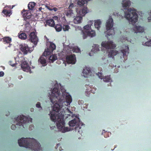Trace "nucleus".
<instances>
[{"label":"nucleus","instance_id":"nucleus-1","mask_svg":"<svg viewBox=\"0 0 151 151\" xmlns=\"http://www.w3.org/2000/svg\"><path fill=\"white\" fill-rule=\"evenodd\" d=\"M60 90L59 88H54L50 95L51 102L53 104L52 111H50L49 115L50 114L51 120L56 122L57 127H61L60 125H63L64 124V116L65 113L64 111H62L58 114L60 110L63 107L66 106H70V104L72 101L71 96L66 92L64 88H61Z\"/></svg>","mask_w":151,"mask_h":151},{"label":"nucleus","instance_id":"nucleus-2","mask_svg":"<svg viewBox=\"0 0 151 151\" xmlns=\"http://www.w3.org/2000/svg\"><path fill=\"white\" fill-rule=\"evenodd\" d=\"M18 142L20 147L29 148L35 151L42 150L40 143L34 138H22L18 140Z\"/></svg>","mask_w":151,"mask_h":151},{"label":"nucleus","instance_id":"nucleus-3","mask_svg":"<svg viewBox=\"0 0 151 151\" xmlns=\"http://www.w3.org/2000/svg\"><path fill=\"white\" fill-rule=\"evenodd\" d=\"M129 49L128 46H125L124 48H123L119 52L118 51L114 50H111L108 52V58H114V56L118 54L120 56L121 58H123L124 60H126L127 59V55L129 53Z\"/></svg>","mask_w":151,"mask_h":151},{"label":"nucleus","instance_id":"nucleus-4","mask_svg":"<svg viewBox=\"0 0 151 151\" xmlns=\"http://www.w3.org/2000/svg\"><path fill=\"white\" fill-rule=\"evenodd\" d=\"M125 17L129 21L130 23L134 24L138 20V16L136 10L134 9H128L124 12Z\"/></svg>","mask_w":151,"mask_h":151},{"label":"nucleus","instance_id":"nucleus-5","mask_svg":"<svg viewBox=\"0 0 151 151\" xmlns=\"http://www.w3.org/2000/svg\"><path fill=\"white\" fill-rule=\"evenodd\" d=\"M15 121L17 122L16 125L19 126H22L24 128V126L28 125V123L32 122V119L30 117H27L23 115L18 116L17 118H15Z\"/></svg>","mask_w":151,"mask_h":151},{"label":"nucleus","instance_id":"nucleus-6","mask_svg":"<svg viewBox=\"0 0 151 151\" xmlns=\"http://www.w3.org/2000/svg\"><path fill=\"white\" fill-rule=\"evenodd\" d=\"M83 124L81 122L79 118L77 119V121L76 119L70 121L69 122V125L70 127H74L75 125V131H77L79 134H81L82 133V129L81 126H83Z\"/></svg>","mask_w":151,"mask_h":151},{"label":"nucleus","instance_id":"nucleus-7","mask_svg":"<svg viewBox=\"0 0 151 151\" xmlns=\"http://www.w3.org/2000/svg\"><path fill=\"white\" fill-rule=\"evenodd\" d=\"M113 26V20L111 17L107 20L106 25V28L107 30L106 37L108 36L114 35L115 34L114 30L111 29Z\"/></svg>","mask_w":151,"mask_h":151},{"label":"nucleus","instance_id":"nucleus-8","mask_svg":"<svg viewBox=\"0 0 151 151\" xmlns=\"http://www.w3.org/2000/svg\"><path fill=\"white\" fill-rule=\"evenodd\" d=\"M101 45L106 49H113L116 47L115 45L114 44L112 41H103L101 43Z\"/></svg>","mask_w":151,"mask_h":151},{"label":"nucleus","instance_id":"nucleus-9","mask_svg":"<svg viewBox=\"0 0 151 151\" xmlns=\"http://www.w3.org/2000/svg\"><path fill=\"white\" fill-rule=\"evenodd\" d=\"M20 49L24 55H27L28 52L30 53L32 51L31 47H29L27 44H22L20 45Z\"/></svg>","mask_w":151,"mask_h":151},{"label":"nucleus","instance_id":"nucleus-10","mask_svg":"<svg viewBox=\"0 0 151 151\" xmlns=\"http://www.w3.org/2000/svg\"><path fill=\"white\" fill-rule=\"evenodd\" d=\"M56 47V46L55 44L52 42H51L49 47L47 48V50H45L43 53V55L46 57L48 55H50L53 50L55 49Z\"/></svg>","mask_w":151,"mask_h":151},{"label":"nucleus","instance_id":"nucleus-11","mask_svg":"<svg viewBox=\"0 0 151 151\" xmlns=\"http://www.w3.org/2000/svg\"><path fill=\"white\" fill-rule=\"evenodd\" d=\"M22 14L24 18V20L27 23H29L31 20V13L28 11L24 10L22 12Z\"/></svg>","mask_w":151,"mask_h":151},{"label":"nucleus","instance_id":"nucleus-12","mask_svg":"<svg viewBox=\"0 0 151 151\" xmlns=\"http://www.w3.org/2000/svg\"><path fill=\"white\" fill-rule=\"evenodd\" d=\"M29 40L33 43L34 45H36L38 40L37 37L34 32H31L29 35Z\"/></svg>","mask_w":151,"mask_h":151},{"label":"nucleus","instance_id":"nucleus-13","mask_svg":"<svg viewBox=\"0 0 151 151\" xmlns=\"http://www.w3.org/2000/svg\"><path fill=\"white\" fill-rule=\"evenodd\" d=\"M66 60L67 63L74 64L76 62V58L75 55H68L66 57Z\"/></svg>","mask_w":151,"mask_h":151},{"label":"nucleus","instance_id":"nucleus-14","mask_svg":"<svg viewBox=\"0 0 151 151\" xmlns=\"http://www.w3.org/2000/svg\"><path fill=\"white\" fill-rule=\"evenodd\" d=\"M83 76L85 78H88L92 76L90 68L87 67L84 68L83 70Z\"/></svg>","mask_w":151,"mask_h":151},{"label":"nucleus","instance_id":"nucleus-15","mask_svg":"<svg viewBox=\"0 0 151 151\" xmlns=\"http://www.w3.org/2000/svg\"><path fill=\"white\" fill-rule=\"evenodd\" d=\"M95 35L96 33L95 31L93 30L83 32V39L86 38L88 36L92 37L95 36Z\"/></svg>","mask_w":151,"mask_h":151},{"label":"nucleus","instance_id":"nucleus-16","mask_svg":"<svg viewBox=\"0 0 151 151\" xmlns=\"http://www.w3.org/2000/svg\"><path fill=\"white\" fill-rule=\"evenodd\" d=\"M21 67L23 70L24 71L28 72L30 70V68L28 63L25 61L22 63Z\"/></svg>","mask_w":151,"mask_h":151},{"label":"nucleus","instance_id":"nucleus-17","mask_svg":"<svg viewBox=\"0 0 151 151\" xmlns=\"http://www.w3.org/2000/svg\"><path fill=\"white\" fill-rule=\"evenodd\" d=\"M0 41H2L4 44H9L8 46L9 47H10L12 45L10 44L12 41V39L9 37H5L2 38L0 39Z\"/></svg>","mask_w":151,"mask_h":151},{"label":"nucleus","instance_id":"nucleus-18","mask_svg":"<svg viewBox=\"0 0 151 151\" xmlns=\"http://www.w3.org/2000/svg\"><path fill=\"white\" fill-rule=\"evenodd\" d=\"M96 74L101 79L103 78V81L105 82H109L111 81L110 76H105L104 78H103L104 76L101 73L98 72V73H96Z\"/></svg>","mask_w":151,"mask_h":151},{"label":"nucleus","instance_id":"nucleus-19","mask_svg":"<svg viewBox=\"0 0 151 151\" xmlns=\"http://www.w3.org/2000/svg\"><path fill=\"white\" fill-rule=\"evenodd\" d=\"M135 33L142 32L144 31V28L140 26L135 25L133 28Z\"/></svg>","mask_w":151,"mask_h":151},{"label":"nucleus","instance_id":"nucleus-20","mask_svg":"<svg viewBox=\"0 0 151 151\" xmlns=\"http://www.w3.org/2000/svg\"><path fill=\"white\" fill-rule=\"evenodd\" d=\"M65 123L64 122V124H63V125H61V124L60 125L61 127H57L58 129H59L60 131H62L63 133H65V132L69 131L70 130V129L68 127H65Z\"/></svg>","mask_w":151,"mask_h":151},{"label":"nucleus","instance_id":"nucleus-21","mask_svg":"<svg viewBox=\"0 0 151 151\" xmlns=\"http://www.w3.org/2000/svg\"><path fill=\"white\" fill-rule=\"evenodd\" d=\"M88 11L86 7H83V8L79 10V14L81 16H84L88 12Z\"/></svg>","mask_w":151,"mask_h":151},{"label":"nucleus","instance_id":"nucleus-22","mask_svg":"<svg viewBox=\"0 0 151 151\" xmlns=\"http://www.w3.org/2000/svg\"><path fill=\"white\" fill-rule=\"evenodd\" d=\"M122 4L124 7H129L131 4L129 0H123L122 1Z\"/></svg>","mask_w":151,"mask_h":151},{"label":"nucleus","instance_id":"nucleus-23","mask_svg":"<svg viewBox=\"0 0 151 151\" xmlns=\"http://www.w3.org/2000/svg\"><path fill=\"white\" fill-rule=\"evenodd\" d=\"M43 56L42 55L40 57L38 60V62L42 64L43 66H45L46 65V62L45 58L43 57Z\"/></svg>","mask_w":151,"mask_h":151},{"label":"nucleus","instance_id":"nucleus-24","mask_svg":"<svg viewBox=\"0 0 151 151\" xmlns=\"http://www.w3.org/2000/svg\"><path fill=\"white\" fill-rule=\"evenodd\" d=\"M82 20V17L77 16L74 18L73 22L75 24H77L81 23Z\"/></svg>","mask_w":151,"mask_h":151},{"label":"nucleus","instance_id":"nucleus-25","mask_svg":"<svg viewBox=\"0 0 151 151\" xmlns=\"http://www.w3.org/2000/svg\"><path fill=\"white\" fill-rule=\"evenodd\" d=\"M88 24L84 26L83 27L84 29V30H86L84 32H85L86 31H89L88 30L90 29L91 27V25L93 24V22L92 21H89L88 22Z\"/></svg>","mask_w":151,"mask_h":151},{"label":"nucleus","instance_id":"nucleus-26","mask_svg":"<svg viewBox=\"0 0 151 151\" xmlns=\"http://www.w3.org/2000/svg\"><path fill=\"white\" fill-rule=\"evenodd\" d=\"M46 23L47 25L51 27H54L55 25L54 21L52 19L47 20L46 21Z\"/></svg>","mask_w":151,"mask_h":151},{"label":"nucleus","instance_id":"nucleus-27","mask_svg":"<svg viewBox=\"0 0 151 151\" xmlns=\"http://www.w3.org/2000/svg\"><path fill=\"white\" fill-rule=\"evenodd\" d=\"M65 13L66 16L69 17H73L74 16L73 11L72 10H68L67 11L65 12Z\"/></svg>","mask_w":151,"mask_h":151},{"label":"nucleus","instance_id":"nucleus-28","mask_svg":"<svg viewBox=\"0 0 151 151\" xmlns=\"http://www.w3.org/2000/svg\"><path fill=\"white\" fill-rule=\"evenodd\" d=\"M101 24V22L99 20H97L94 23V25L95 28L98 30H99L100 27V25Z\"/></svg>","mask_w":151,"mask_h":151},{"label":"nucleus","instance_id":"nucleus-29","mask_svg":"<svg viewBox=\"0 0 151 151\" xmlns=\"http://www.w3.org/2000/svg\"><path fill=\"white\" fill-rule=\"evenodd\" d=\"M2 13L5 15L6 17L8 16L9 17L12 14V12L10 10L6 9H4L2 12Z\"/></svg>","mask_w":151,"mask_h":151},{"label":"nucleus","instance_id":"nucleus-30","mask_svg":"<svg viewBox=\"0 0 151 151\" xmlns=\"http://www.w3.org/2000/svg\"><path fill=\"white\" fill-rule=\"evenodd\" d=\"M36 3L34 2H30L28 5V9L29 10H32L34 8Z\"/></svg>","mask_w":151,"mask_h":151},{"label":"nucleus","instance_id":"nucleus-31","mask_svg":"<svg viewBox=\"0 0 151 151\" xmlns=\"http://www.w3.org/2000/svg\"><path fill=\"white\" fill-rule=\"evenodd\" d=\"M55 28L57 32H59L62 30V26L60 24H56Z\"/></svg>","mask_w":151,"mask_h":151},{"label":"nucleus","instance_id":"nucleus-32","mask_svg":"<svg viewBox=\"0 0 151 151\" xmlns=\"http://www.w3.org/2000/svg\"><path fill=\"white\" fill-rule=\"evenodd\" d=\"M27 37V35L25 33H22L19 35V37L22 40H25Z\"/></svg>","mask_w":151,"mask_h":151},{"label":"nucleus","instance_id":"nucleus-33","mask_svg":"<svg viewBox=\"0 0 151 151\" xmlns=\"http://www.w3.org/2000/svg\"><path fill=\"white\" fill-rule=\"evenodd\" d=\"M57 59V57L54 55H51L49 58V59L51 60L52 62H53V61L56 60Z\"/></svg>","mask_w":151,"mask_h":151},{"label":"nucleus","instance_id":"nucleus-34","mask_svg":"<svg viewBox=\"0 0 151 151\" xmlns=\"http://www.w3.org/2000/svg\"><path fill=\"white\" fill-rule=\"evenodd\" d=\"M70 28V27L68 25H63L62 26V29L64 31H68Z\"/></svg>","mask_w":151,"mask_h":151},{"label":"nucleus","instance_id":"nucleus-35","mask_svg":"<svg viewBox=\"0 0 151 151\" xmlns=\"http://www.w3.org/2000/svg\"><path fill=\"white\" fill-rule=\"evenodd\" d=\"M100 50L98 46H95V47L91 51L95 53V52L99 51Z\"/></svg>","mask_w":151,"mask_h":151},{"label":"nucleus","instance_id":"nucleus-36","mask_svg":"<svg viewBox=\"0 0 151 151\" xmlns=\"http://www.w3.org/2000/svg\"><path fill=\"white\" fill-rule=\"evenodd\" d=\"M73 52L76 53L80 52H81L80 49L78 47H74L73 49Z\"/></svg>","mask_w":151,"mask_h":151},{"label":"nucleus","instance_id":"nucleus-37","mask_svg":"<svg viewBox=\"0 0 151 151\" xmlns=\"http://www.w3.org/2000/svg\"><path fill=\"white\" fill-rule=\"evenodd\" d=\"M85 3V1L83 0H78V5L81 6H83Z\"/></svg>","mask_w":151,"mask_h":151},{"label":"nucleus","instance_id":"nucleus-38","mask_svg":"<svg viewBox=\"0 0 151 151\" xmlns=\"http://www.w3.org/2000/svg\"><path fill=\"white\" fill-rule=\"evenodd\" d=\"M145 45L146 46H151V40H149L145 43Z\"/></svg>","mask_w":151,"mask_h":151},{"label":"nucleus","instance_id":"nucleus-39","mask_svg":"<svg viewBox=\"0 0 151 151\" xmlns=\"http://www.w3.org/2000/svg\"><path fill=\"white\" fill-rule=\"evenodd\" d=\"M148 13H149L150 16L148 17V22H151V11L150 12H148Z\"/></svg>","mask_w":151,"mask_h":151},{"label":"nucleus","instance_id":"nucleus-40","mask_svg":"<svg viewBox=\"0 0 151 151\" xmlns=\"http://www.w3.org/2000/svg\"><path fill=\"white\" fill-rule=\"evenodd\" d=\"M36 106L38 108H40L41 109H42V107L41 106L40 103L39 102H38L36 104Z\"/></svg>","mask_w":151,"mask_h":151},{"label":"nucleus","instance_id":"nucleus-41","mask_svg":"<svg viewBox=\"0 0 151 151\" xmlns=\"http://www.w3.org/2000/svg\"><path fill=\"white\" fill-rule=\"evenodd\" d=\"M11 128L12 129L14 130L16 129V126L15 125L12 124L11 126Z\"/></svg>","mask_w":151,"mask_h":151},{"label":"nucleus","instance_id":"nucleus-42","mask_svg":"<svg viewBox=\"0 0 151 151\" xmlns=\"http://www.w3.org/2000/svg\"><path fill=\"white\" fill-rule=\"evenodd\" d=\"M34 128V127L33 125L31 124L29 126V129L30 130H32Z\"/></svg>","mask_w":151,"mask_h":151},{"label":"nucleus","instance_id":"nucleus-43","mask_svg":"<svg viewBox=\"0 0 151 151\" xmlns=\"http://www.w3.org/2000/svg\"><path fill=\"white\" fill-rule=\"evenodd\" d=\"M4 73L3 71L0 72V77H3L4 75Z\"/></svg>","mask_w":151,"mask_h":151},{"label":"nucleus","instance_id":"nucleus-44","mask_svg":"<svg viewBox=\"0 0 151 151\" xmlns=\"http://www.w3.org/2000/svg\"><path fill=\"white\" fill-rule=\"evenodd\" d=\"M9 64L12 67H15L16 66L15 64H12V61H10L9 62Z\"/></svg>","mask_w":151,"mask_h":151},{"label":"nucleus","instance_id":"nucleus-45","mask_svg":"<svg viewBox=\"0 0 151 151\" xmlns=\"http://www.w3.org/2000/svg\"><path fill=\"white\" fill-rule=\"evenodd\" d=\"M52 10H54L55 12H56L58 10V9L57 8L54 7L52 9Z\"/></svg>","mask_w":151,"mask_h":151},{"label":"nucleus","instance_id":"nucleus-46","mask_svg":"<svg viewBox=\"0 0 151 151\" xmlns=\"http://www.w3.org/2000/svg\"><path fill=\"white\" fill-rule=\"evenodd\" d=\"M34 110V109H33V108H31V109H30V111H31V112L33 111Z\"/></svg>","mask_w":151,"mask_h":151},{"label":"nucleus","instance_id":"nucleus-47","mask_svg":"<svg viewBox=\"0 0 151 151\" xmlns=\"http://www.w3.org/2000/svg\"><path fill=\"white\" fill-rule=\"evenodd\" d=\"M1 67L3 70L5 69V67L4 66H1Z\"/></svg>","mask_w":151,"mask_h":151},{"label":"nucleus","instance_id":"nucleus-48","mask_svg":"<svg viewBox=\"0 0 151 151\" xmlns=\"http://www.w3.org/2000/svg\"><path fill=\"white\" fill-rule=\"evenodd\" d=\"M9 114H10V113L9 112V111L8 112V114H6V116H8V115H9Z\"/></svg>","mask_w":151,"mask_h":151},{"label":"nucleus","instance_id":"nucleus-49","mask_svg":"<svg viewBox=\"0 0 151 151\" xmlns=\"http://www.w3.org/2000/svg\"><path fill=\"white\" fill-rule=\"evenodd\" d=\"M71 5L70 4V5L69 6V7H68V8H69V9H70V8L71 7Z\"/></svg>","mask_w":151,"mask_h":151},{"label":"nucleus","instance_id":"nucleus-50","mask_svg":"<svg viewBox=\"0 0 151 151\" xmlns=\"http://www.w3.org/2000/svg\"><path fill=\"white\" fill-rule=\"evenodd\" d=\"M60 145V144H59H59H57V146H58H58H59Z\"/></svg>","mask_w":151,"mask_h":151},{"label":"nucleus","instance_id":"nucleus-51","mask_svg":"<svg viewBox=\"0 0 151 151\" xmlns=\"http://www.w3.org/2000/svg\"><path fill=\"white\" fill-rule=\"evenodd\" d=\"M124 18V17L122 16H121V19H123Z\"/></svg>","mask_w":151,"mask_h":151},{"label":"nucleus","instance_id":"nucleus-52","mask_svg":"<svg viewBox=\"0 0 151 151\" xmlns=\"http://www.w3.org/2000/svg\"><path fill=\"white\" fill-rule=\"evenodd\" d=\"M59 150L60 151H61V150L60 148H59Z\"/></svg>","mask_w":151,"mask_h":151},{"label":"nucleus","instance_id":"nucleus-53","mask_svg":"<svg viewBox=\"0 0 151 151\" xmlns=\"http://www.w3.org/2000/svg\"><path fill=\"white\" fill-rule=\"evenodd\" d=\"M85 86H86V87H87V86L88 87V85H86Z\"/></svg>","mask_w":151,"mask_h":151},{"label":"nucleus","instance_id":"nucleus-54","mask_svg":"<svg viewBox=\"0 0 151 151\" xmlns=\"http://www.w3.org/2000/svg\"><path fill=\"white\" fill-rule=\"evenodd\" d=\"M81 102L82 103H83V101H81Z\"/></svg>","mask_w":151,"mask_h":151},{"label":"nucleus","instance_id":"nucleus-55","mask_svg":"<svg viewBox=\"0 0 151 151\" xmlns=\"http://www.w3.org/2000/svg\"><path fill=\"white\" fill-rule=\"evenodd\" d=\"M68 110L69 111V112H71V111L70 110H69V109H68Z\"/></svg>","mask_w":151,"mask_h":151},{"label":"nucleus","instance_id":"nucleus-56","mask_svg":"<svg viewBox=\"0 0 151 151\" xmlns=\"http://www.w3.org/2000/svg\"><path fill=\"white\" fill-rule=\"evenodd\" d=\"M80 102V101H78V103H79V104Z\"/></svg>","mask_w":151,"mask_h":151},{"label":"nucleus","instance_id":"nucleus-57","mask_svg":"<svg viewBox=\"0 0 151 151\" xmlns=\"http://www.w3.org/2000/svg\"><path fill=\"white\" fill-rule=\"evenodd\" d=\"M50 128H51V129H52V127H50Z\"/></svg>","mask_w":151,"mask_h":151},{"label":"nucleus","instance_id":"nucleus-58","mask_svg":"<svg viewBox=\"0 0 151 151\" xmlns=\"http://www.w3.org/2000/svg\"><path fill=\"white\" fill-rule=\"evenodd\" d=\"M6 7H5H5H4V8H6Z\"/></svg>","mask_w":151,"mask_h":151}]
</instances>
